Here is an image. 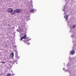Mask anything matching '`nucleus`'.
I'll list each match as a JSON object with an SVG mask.
<instances>
[{"label":"nucleus","instance_id":"obj_1","mask_svg":"<svg viewBox=\"0 0 76 76\" xmlns=\"http://www.w3.org/2000/svg\"><path fill=\"white\" fill-rule=\"evenodd\" d=\"M7 11L9 12H10L11 15H13L15 14V12L13 11V9L11 8H8L7 10Z\"/></svg>","mask_w":76,"mask_h":76},{"label":"nucleus","instance_id":"obj_2","mask_svg":"<svg viewBox=\"0 0 76 76\" xmlns=\"http://www.w3.org/2000/svg\"><path fill=\"white\" fill-rule=\"evenodd\" d=\"M22 11V10L20 9H16L14 11V14H15V13H19Z\"/></svg>","mask_w":76,"mask_h":76},{"label":"nucleus","instance_id":"obj_3","mask_svg":"<svg viewBox=\"0 0 76 76\" xmlns=\"http://www.w3.org/2000/svg\"><path fill=\"white\" fill-rule=\"evenodd\" d=\"M27 36L26 35V34H25L24 36H23V37H21V41L23 40V39H27Z\"/></svg>","mask_w":76,"mask_h":76},{"label":"nucleus","instance_id":"obj_4","mask_svg":"<svg viewBox=\"0 0 76 76\" xmlns=\"http://www.w3.org/2000/svg\"><path fill=\"white\" fill-rule=\"evenodd\" d=\"M70 53L71 54H72V55H73L75 53V51L74 50H72L70 52Z\"/></svg>","mask_w":76,"mask_h":76},{"label":"nucleus","instance_id":"obj_5","mask_svg":"<svg viewBox=\"0 0 76 76\" xmlns=\"http://www.w3.org/2000/svg\"><path fill=\"white\" fill-rule=\"evenodd\" d=\"M10 56L12 58H13V56H14V53H10Z\"/></svg>","mask_w":76,"mask_h":76},{"label":"nucleus","instance_id":"obj_6","mask_svg":"<svg viewBox=\"0 0 76 76\" xmlns=\"http://www.w3.org/2000/svg\"><path fill=\"white\" fill-rule=\"evenodd\" d=\"M34 11V10L33 9H31L30 10V12L31 13L33 12Z\"/></svg>","mask_w":76,"mask_h":76},{"label":"nucleus","instance_id":"obj_7","mask_svg":"<svg viewBox=\"0 0 76 76\" xmlns=\"http://www.w3.org/2000/svg\"><path fill=\"white\" fill-rule=\"evenodd\" d=\"M29 41V40L28 39L27 40H26V41H24V43H27V42H28Z\"/></svg>","mask_w":76,"mask_h":76},{"label":"nucleus","instance_id":"obj_8","mask_svg":"<svg viewBox=\"0 0 76 76\" xmlns=\"http://www.w3.org/2000/svg\"><path fill=\"white\" fill-rule=\"evenodd\" d=\"M11 74H10V73H8L7 75V76H11Z\"/></svg>","mask_w":76,"mask_h":76},{"label":"nucleus","instance_id":"obj_9","mask_svg":"<svg viewBox=\"0 0 76 76\" xmlns=\"http://www.w3.org/2000/svg\"><path fill=\"white\" fill-rule=\"evenodd\" d=\"M1 63L3 64H5L6 62L5 61H4V62L1 61Z\"/></svg>","mask_w":76,"mask_h":76},{"label":"nucleus","instance_id":"obj_10","mask_svg":"<svg viewBox=\"0 0 76 76\" xmlns=\"http://www.w3.org/2000/svg\"><path fill=\"white\" fill-rule=\"evenodd\" d=\"M64 17L65 18H66V19H67V16H66V15L65 16H64Z\"/></svg>","mask_w":76,"mask_h":76},{"label":"nucleus","instance_id":"obj_11","mask_svg":"<svg viewBox=\"0 0 76 76\" xmlns=\"http://www.w3.org/2000/svg\"><path fill=\"white\" fill-rule=\"evenodd\" d=\"M26 44H27L28 45H29V44H30V43H26Z\"/></svg>","mask_w":76,"mask_h":76},{"label":"nucleus","instance_id":"obj_12","mask_svg":"<svg viewBox=\"0 0 76 76\" xmlns=\"http://www.w3.org/2000/svg\"><path fill=\"white\" fill-rule=\"evenodd\" d=\"M75 26L74 25V26H73V27L74 28L75 27Z\"/></svg>","mask_w":76,"mask_h":76},{"label":"nucleus","instance_id":"obj_13","mask_svg":"<svg viewBox=\"0 0 76 76\" xmlns=\"http://www.w3.org/2000/svg\"><path fill=\"white\" fill-rule=\"evenodd\" d=\"M63 69L64 70H65V68H63Z\"/></svg>","mask_w":76,"mask_h":76},{"label":"nucleus","instance_id":"obj_14","mask_svg":"<svg viewBox=\"0 0 76 76\" xmlns=\"http://www.w3.org/2000/svg\"><path fill=\"white\" fill-rule=\"evenodd\" d=\"M8 26H10V24H8Z\"/></svg>","mask_w":76,"mask_h":76},{"label":"nucleus","instance_id":"obj_15","mask_svg":"<svg viewBox=\"0 0 76 76\" xmlns=\"http://www.w3.org/2000/svg\"><path fill=\"white\" fill-rule=\"evenodd\" d=\"M67 19H68V17H67Z\"/></svg>","mask_w":76,"mask_h":76},{"label":"nucleus","instance_id":"obj_16","mask_svg":"<svg viewBox=\"0 0 76 76\" xmlns=\"http://www.w3.org/2000/svg\"><path fill=\"white\" fill-rule=\"evenodd\" d=\"M1 22V21L0 20V22Z\"/></svg>","mask_w":76,"mask_h":76},{"label":"nucleus","instance_id":"obj_17","mask_svg":"<svg viewBox=\"0 0 76 76\" xmlns=\"http://www.w3.org/2000/svg\"><path fill=\"white\" fill-rule=\"evenodd\" d=\"M65 14V13H64V14Z\"/></svg>","mask_w":76,"mask_h":76},{"label":"nucleus","instance_id":"obj_18","mask_svg":"<svg viewBox=\"0 0 76 76\" xmlns=\"http://www.w3.org/2000/svg\"><path fill=\"white\" fill-rule=\"evenodd\" d=\"M18 58H19L18 57Z\"/></svg>","mask_w":76,"mask_h":76}]
</instances>
